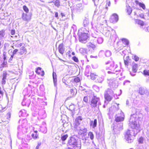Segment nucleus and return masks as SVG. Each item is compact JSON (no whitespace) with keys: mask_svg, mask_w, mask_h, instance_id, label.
I'll list each match as a JSON object with an SVG mask.
<instances>
[{"mask_svg":"<svg viewBox=\"0 0 149 149\" xmlns=\"http://www.w3.org/2000/svg\"><path fill=\"white\" fill-rule=\"evenodd\" d=\"M136 149H142L139 146L137 145L136 147Z\"/></svg>","mask_w":149,"mask_h":149,"instance_id":"nucleus-64","label":"nucleus"},{"mask_svg":"<svg viewBox=\"0 0 149 149\" xmlns=\"http://www.w3.org/2000/svg\"><path fill=\"white\" fill-rule=\"evenodd\" d=\"M108 83L110 87L113 88H116L118 87V85L116 84V81H115L114 79H111L108 80Z\"/></svg>","mask_w":149,"mask_h":149,"instance_id":"nucleus-9","label":"nucleus"},{"mask_svg":"<svg viewBox=\"0 0 149 149\" xmlns=\"http://www.w3.org/2000/svg\"><path fill=\"white\" fill-rule=\"evenodd\" d=\"M143 74L144 75L149 76V70H144Z\"/></svg>","mask_w":149,"mask_h":149,"instance_id":"nucleus-46","label":"nucleus"},{"mask_svg":"<svg viewBox=\"0 0 149 149\" xmlns=\"http://www.w3.org/2000/svg\"><path fill=\"white\" fill-rule=\"evenodd\" d=\"M15 33V31L14 30H12L11 31V34L12 35H13Z\"/></svg>","mask_w":149,"mask_h":149,"instance_id":"nucleus-61","label":"nucleus"},{"mask_svg":"<svg viewBox=\"0 0 149 149\" xmlns=\"http://www.w3.org/2000/svg\"><path fill=\"white\" fill-rule=\"evenodd\" d=\"M68 143L74 147L75 149H80L81 144L80 142H77L76 139L74 137H71L68 140Z\"/></svg>","mask_w":149,"mask_h":149,"instance_id":"nucleus-3","label":"nucleus"},{"mask_svg":"<svg viewBox=\"0 0 149 149\" xmlns=\"http://www.w3.org/2000/svg\"><path fill=\"white\" fill-rule=\"evenodd\" d=\"M99 0H92L95 6H97L98 5Z\"/></svg>","mask_w":149,"mask_h":149,"instance_id":"nucleus-49","label":"nucleus"},{"mask_svg":"<svg viewBox=\"0 0 149 149\" xmlns=\"http://www.w3.org/2000/svg\"><path fill=\"white\" fill-rule=\"evenodd\" d=\"M68 137V135L67 134L64 135L62 136L61 137V139L63 141L65 140Z\"/></svg>","mask_w":149,"mask_h":149,"instance_id":"nucleus-41","label":"nucleus"},{"mask_svg":"<svg viewBox=\"0 0 149 149\" xmlns=\"http://www.w3.org/2000/svg\"><path fill=\"white\" fill-rule=\"evenodd\" d=\"M105 64L107 65V67L108 68H109V69L112 70L114 69L115 67V63L114 61L112 62H110V61H108L105 63Z\"/></svg>","mask_w":149,"mask_h":149,"instance_id":"nucleus-11","label":"nucleus"},{"mask_svg":"<svg viewBox=\"0 0 149 149\" xmlns=\"http://www.w3.org/2000/svg\"><path fill=\"white\" fill-rule=\"evenodd\" d=\"M45 124V123H44L43 127H41L40 129V130L42 132L45 133H46L47 132V129Z\"/></svg>","mask_w":149,"mask_h":149,"instance_id":"nucleus-25","label":"nucleus"},{"mask_svg":"<svg viewBox=\"0 0 149 149\" xmlns=\"http://www.w3.org/2000/svg\"><path fill=\"white\" fill-rule=\"evenodd\" d=\"M72 59L75 62H78V58L75 56L73 57Z\"/></svg>","mask_w":149,"mask_h":149,"instance_id":"nucleus-51","label":"nucleus"},{"mask_svg":"<svg viewBox=\"0 0 149 149\" xmlns=\"http://www.w3.org/2000/svg\"><path fill=\"white\" fill-rule=\"evenodd\" d=\"M79 51L82 53H84L86 52V49H85L81 48L80 49Z\"/></svg>","mask_w":149,"mask_h":149,"instance_id":"nucleus-43","label":"nucleus"},{"mask_svg":"<svg viewBox=\"0 0 149 149\" xmlns=\"http://www.w3.org/2000/svg\"><path fill=\"white\" fill-rule=\"evenodd\" d=\"M58 50L59 52L62 55H63L64 53L65 48L63 46V43L60 44L58 47Z\"/></svg>","mask_w":149,"mask_h":149,"instance_id":"nucleus-14","label":"nucleus"},{"mask_svg":"<svg viewBox=\"0 0 149 149\" xmlns=\"http://www.w3.org/2000/svg\"><path fill=\"white\" fill-rule=\"evenodd\" d=\"M75 109V106L74 104H71L69 106V109L71 111H74Z\"/></svg>","mask_w":149,"mask_h":149,"instance_id":"nucleus-38","label":"nucleus"},{"mask_svg":"<svg viewBox=\"0 0 149 149\" xmlns=\"http://www.w3.org/2000/svg\"><path fill=\"white\" fill-rule=\"evenodd\" d=\"M26 52V49L25 48V47L23 46H22L20 49L19 50V53L20 54H22Z\"/></svg>","mask_w":149,"mask_h":149,"instance_id":"nucleus-21","label":"nucleus"},{"mask_svg":"<svg viewBox=\"0 0 149 149\" xmlns=\"http://www.w3.org/2000/svg\"><path fill=\"white\" fill-rule=\"evenodd\" d=\"M118 20V15L116 13L113 14L111 16L110 20L112 23H116Z\"/></svg>","mask_w":149,"mask_h":149,"instance_id":"nucleus-10","label":"nucleus"},{"mask_svg":"<svg viewBox=\"0 0 149 149\" xmlns=\"http://www.w3.org/2000/svg\"><path fill=\"white\" fill-rule=\"evenodd\" d=\"M19 125L18 127V130L19 131H22L23 132H25L27 129V123L26 120L23 119L19 120Z\"/></svg>","mask_w":149,"mask_h":149,"instance_id":"nucleus-4","label":"nucleus"},{"mask_svg":"<svg viewBox=\"0 0 149 149\" xmlns=\"http://www.w3.org/2000/svg\"><path fill=\"white\" fill-rule=\"evenodd\" d=\"M118 67V65H117L116 64L115 65V68L113 70V72L110 71H108L107 72L108 74H115L116 72H117L119 71V70L117 69Z\"/></svg>","mask_w":149,"mask_h":149,"instance_id":"nucleus-20","label":"nucleus"},{"mask_svg":"<svg viewBox=\"0 0 149 149\" xmlns=\"http://www.w3.org/2000/svg\"><path fill=\"white\" fill-rule=\"evenodd\" d=\"M3 109L2 106L0 104V112Z\"/></svg>","mask_w":149,"mask_h":149,"instance_id":"nucleus-62","label":"nucleus"},{"mask_svg":"<svg viewBox=\"0 0 149 149\" xmlns=\"http://www.w3.org/2000/svg\"><path fill=\"white\" fill-rule=\"evenodd\" d=\"M91 78L92 79L95 80L97 77V75L95 74L94 73H91L90 74Z\"/></svg>","mask_w":149,"mask_h":149,"instance_id":"nucleus-34","label":"nucleus"},{"mask_svg":"<svg viewBox=\"0 0 149 149\" xmlns=\"http://www.w3.org/2000/svg\"><path fill=\"white\" fill-rule=\"evenodd\" d=\"M97 81L99 83H101L104 80V76H102L101 77H97Z\"/></svg>","mask_w":149,"mask_h":149,"instance_id":"nucleus-30","label":"nucleus"},{"mask_svg":"<svg viewBox=\"0 0 149 149\" xmlns=\"http://www.w3.org/2000/svg\"><path fill=\"white\" fill-rule=\"evenodd\" d=\"M84 9V6L81 3H79L77 5V12L82 11Z\"/></svg>","mask_w":149,"mask_h":149,"instance_id":"nucleus-15","label":"nucleus"},{"mask_svg":"<svg viewBox=\"0 0 149 149\" xmlns=\"http://www.w3.org/2000/svg\"><path fill=\"white\" fill-rule=\"evenodd\" d=\"M88 136L91 140H93L94 138V135L92 132H89L88 134Z\"/></svg>","mask_w":149,"mask_h":149,"instance_id":"nucleus-32","label":"nucleus"},{"mask_svg":"<svg viewBox=\"0 0 149 149\" xmlns=\"http://www.w3.org/2000/svg\"><path fill=\"white\" fill-rule=\"evenodd\" d=\"M135 116L134 115H132L129 120L130 125L132 130H127L125 134V139L128 143H131L133 141L134 136H135L140 131L138 118Z\"/></svg>","mask_w":149,"mask_h":149,"instance_id":"nucleus-1","label":"nucleus"},{"mask_svg":"<svg viewBox=\"0 0 149 149\" xmlns=\"http://www.w3.org/2000/svg\"><path fill=\"white\" fill-rule=\"evenodd\" d=\"M113 94V92L109 88L107 91H105L104 94L105 99L107 101H110L112 100V97L109 94L112 95Z\"/></svg>","mask_w":149,"mask_h":149,"instance_id":"nucleus-6","label":"nucleus"},{"mask_svg":"<svg viewBox=\"0 0 149 149\" xmlns=\"http://www.w3.org/2000/svg\"><path fill=\"white\" fill-rule=\"evenodd\" d=\"M9 46V45L8 43H5L4 45V47L6 48V47H8Z\"/></svg>","mask_w":149,"mask_h":149,"instance_id":"nucleus-60","label":"nucleus"},{"mask_svg":"<svg viewBox=\"0 0 149 149\" xmlns=\"http://www.w3.org/2000/svg\"><path fill=\"white\" fill-rule=\"evenodd\" d=\"M6 79H2L1 80V83L2 84L4 85L6 84Z\"/></svg>","mask_w":149,"mask_h":149,"instance_id":"nucleus-57","label":"nucleus"},{"mask_svg":"<svg viewBox=\"0 0 149 149\" xmlns=\"http://www.w3.org/2000/svg\"><path fill=\"white\" fill-rule=\"evenodd\" d=\"M82 120V118L81 116H79L76 118L74 123V127L77 130H79V127L78 126L80 125Z\"/></svg>","mask_w":149,"mask_h":149,"instance_id":"nucleus-8","label":"nucleus"},{"mask_svg":"<svg viewBox=\"0 0 149 149\" xmlns=\"http://www.w3.org/2000/svg\"><path fill=\"white\" fill-rule=\"evenodd\" d=\"M98 103V105H100L101 104L99 102V98L96 96H94L92 98L91 105L92 107H96L97 106V103Z\"/></svg>","mask_w":149,"mask_h":149,"instance_id":"nucleus-7","label":"nucleus"},{"mask_svg":"<svg viewBox=\"0 0 149 149\" xmlns=\"http://www.w3.org/2000/svg\"><path fill=\"white\" fill-rule=\"evenodd\" d=\"M92 147H90L88 149H99L98 148L95 147L96 146L95 144L93 141H92Z\"/></svg>","mask_w":149,"mask_h":149,"instance_id":"nucleus-37","label":"nucleus"},{"mask_svg":"<svg viewBox=\"0 0 149 149\" xmlns=\"http://www.w3.org/2000/svg\"><path fill=\"white\" fill-rule=\"evenodd\" d=\"M22 18L24 21H29L31 19V16L26 13H23L22 15Z\"/></svg>","mask_w":149,"mask_h":149,"instance_id":"nucleus-13","label":"nucleus"},{"mask_svg":"<svg viewBox=\"0 0 149 149\" xmlns=\"http://www.w3.org/2000/svg\"><path fill=\"white\" fill-rule=\"evenodd\" d=\"M18 51V50L17 49H14L13 51L12 55H13V56H14V55Z\"/></svg>","mask_w":149,"mask_h":149,"instance_id":"nucleus-52","label":"nucleus"},{"mask_svg":"<svg viewBox=\"0 0 149 149\" xmlns=\"http://www.w3.org/2000/svg\"><path fill=\"white\" fill-rule=\"evenodd\" d=\"M76 91L75 88H72V89H71L70 90V93L71 94V96L72 97L74 95L75 92Z\"/></svg>","mask_w":149,"mask_h":149,"instance_id":"nucleus-33","label":"nucleus"},{"mask_svg":"<svg viewBox=\"0 0 149 149\" xmlns=\"http://www.w3.org/2000/svg\"><path fill=\"white\" fill-rule=\"evenodd\" d=\"M55 17H57V18H58V13L57 12H55Z\"/></svg>","mask_w":149,"mask_h":149,"instance_id":"nucleus-63","label":"nucleus"},{"mask_svg":"<svg viewBox=\"0 0 149 149\" xmlns=\"http://www.w3.org/2000/svg\"><path fill=\"white\" fill-rule=\"evenodd\" d=\"M104 53V52L103 50L100 51L99 54V56H102V54Z\"/></svg>","mask_w":149,"mask_h":149,"instance_id":"nucleus-56","label":"nucleus"},{"mask_svg":"<svg viewBox=\"0 0 149 149\" xmlns=\"http://www.w3.org/2000/svg\"><path fill=\"white\" fill-rule=\"evenodd\" d=\"M144 139L142 137H141L138 139V142L139 143L142 144L143 143Z\"/></svg>","mask_w":149,"mask_h":149,"instance_id":"nucleus-40","label":"nucleus"},{"mask_svg":"<svg viewBox=\"0 0 149 149\" xmlns=\"http://www.w3.org/2000/svg\"><path fill=\"white\" fill-rule=\"evenodd\" d=\"M32 137L34 139H36L38 136V135L36 134H33L31 135Z\"/></svg>","mask_w":149,"mask_h":149,"instance_id":"nucleus-48","label":"nucleus"},{"mask_svg":"<svg viewBox=\"0 0 149 149\" xmlns=\"http://www.w3.org/2000/svg\"><path fill=\"white\" fill-rule=\"evenodd\" d=\"M3 94V92L1 91V88L0 87V98L2 97Z\"/></svg>","mask_w":149,"mask_h":149,"instance_id":"nucleus-50","label":"nucleus"},{"mask_svg":"<svg viewBox=\"0 0 149 149\" xmlns=\"http://www.w3.org/2000/svg\"><path fill=\"white\" fill-rule=\"evenodd\" d=\"M83 100L84 102H87L88 101V97L87 96H85Z\"/></svg>","mask_w":149,"mask_h":149,"instance_id":"nucleus-54","label":"nucleus"},{"mask_svg":"<svg viewBox=\"0 0 149 149\" xmlns=\"http://www.w3.org/2000/svg\"><path fill=\"white\" fill-rule=\"evenodd\" d=\"M126 11L128 15H130L132 11V8L130 6H126Z\"/></svg>","mask_w":149,"mask_h":149,"instance_id":"nucleus-27","label":"nucleus"},{"mask_svg":"<svg viewBox=\"0 0 149 149\" xmlns=\"http://www.w3.org/2000/svg\"><path fill=\"white\" fill-rule=\"evenodd\" d=\"M4 35V32L2 31H0V39L3 37Z\"/></svg>","mask_w":149,"mask_h":149,"instance_id":"nucleus-45","label":"nucleus"},{"mask_svg":"<svg viewBox=\"0 0 149 149\" xmlns=\"http://www.w3.org/2000/svg\"><path fill=\"white\" fill-rule=\"evenodd\" d=\"M124 63L126 66H128L129 64V62L127 60H124Z\"/></svg>","mask_w":149,"mask_h":149,"instance_id":"nucleus-59","label":"nucleus"},{"mask_svg":"<svg viewBox=\"0 0 149 149\" xmlns=\"http://www.w3.org/2000/svg\"><path fill=\"white\" fill-rule=\"evenodd\" d=\"M136 3L137 4L138 3L139 4V6L142 8L144 10L146 9L145 6L144 4L143 3H139V2L138 1H136Z\"/></svg>","mask_w":149,"mask_h":149,"instance_id":"nucleus-31","label":"nucleus"},{"mask_svg":"<svg viewBox=\"0 0 149 149\" xmlns=\"http://www.w3.org/2000/svg\"><path fill=\"white\" fill-rule=\"evenodd\" d=\"M41 143L40 142H38V145L36 146V149H38L39 147L40 146Z\"/></svg>","mask_w":149,"mask_h":149,"instance_id":"nucleus-58","label":"nucleus"},{"mask_svg":"<svg viewBox=\"0 0 149 149\" xmlns=\"http://www.w3.org/2000/svg\"><path fill=\"white\" fill-rule=\"evenodd\" d=\"M135 22L136 23L142 26H143L144 25V24L143 21L139 19H136Z\"/></svg>","mask_w":149,"mask_h":149,"instance_id":"nucleus-28","label":"nucleus"},{"mask_svg":"<svg viewBox=\"0 0 149 149\" xmlns=\"http://www.w3.org/2000/svg\"><path fill=\"white\" fill-rule=\"evenodd\" d=\"M88 46L89 47L93 49L95 47V45H94L91 43H89L88 45Z\"/></svg>","mask_w":149,"mask_h":149,"instance_id":"nucleus-44","label":"nucleus"},{"mask_svg":"<svg viewBox=\"0 0 149 149\" xmlns=\"http://www.w3.org/2000/svg\"><path fill=\"white\" fill-rule=\"evenodd\" d=\"M145 93V91L144 89L142 87L139 88V93L141 95H144Z\"/></svg>","mask_w":149,"mask_h":149,"instance_id":"nucleus-29","label":"nucleus"},{"mask_svg":"<svg viewBox=\"0 0 149 149\" xmlns=\"http://www.w3.org/2000/svg\"><path fill=\"white\" fill-rule=\"evenodd\" d=\"M23 9L24 10L26 13H28L29 11V10L28 8L26 6H23Z\"/></svg>","mask_w":149,"mask_h":149,"instance_id":"nucleus-42","label":"nucleus"},{"mask_svg":"<svg viewBox=\"0 0 149 149\" xmlns=\"http://www.w3.org/2000/svg\"><path fill=\"white\" fill-rule=\"evenodd\" d=\"M90 125L93 128H94L96 127L97 124V120L96 119H95L94 121H91L90 122Z\"/></svg>","mask_w":149,"mask_h":149,"instance_id":"nucleus-18","label":"nucleus"},{"mask_svg":"<svg viewBox=\"0 0 149 149\" xmlns=\"http://www.w3.org/2000/svg\"><path fill=\"white\" fill-rule=\"evenodd\" d=\"M19 115L20 117L22 116L25 117L27 116L28 114L26 113V111L25 110L22 109L19 111Z\"/></svg>","mask_w":149,"mask_h":149,"instance_id":"nucleus-16","label":"nucleus"},{"mask_svg":"<svg viewBox=\"0 0 149 149\" xmlns=\"http://www.w3.org/2000/svg\"><path fill=\"white\" fill-rule=\"evenodd\" d=\"M136 61H138L139 59V58L136 55H134L133 58Z\"/></svg>","mask_w":149,"mask_h":149,"instance_id":"nucleus-55","label":"nucleus"},{"mask_svg":"<svg viewBox=\"0 0 149 149\" xmlns=\"http://www.w3.org/2000/svg\"><path fill=\"white\" fill-rule=\"evenodd\" d=\"M105 55L107 57H109L111 54V52L109 50H106L105 52Z\"/></svg>","mask_w":149,"mask_h":149,"instance_id":"nucleus-35","label":"nucleus"},{"mask_svg":"<svg viewBox=\"0 0 149 149\" xmlns=\"http://www.w3.org/2000/svg\"><path fill=\"white\" fill-rule=\"evenodd\" d=\"M116 106L113 105L109 109V113L111 114L116 113H117V114H119V113H120L122 115H123V113L122 112L121 110L119 108V104H116Z\"/></svg>","mask_w":149,"mask_h":149,"instance_id":"nucleus-5","label":"nucleus"},{"mask_svg":"<svg viewBox=\"0 0 149 149\" xmlns=\"http://www.w3.org/2000/svg\"><path fill=\"white\" fill-rule=\"evenodd\" d=\"M79 133L80 135L84 134L87 132V129L85 127H80L79 128Z\"/></svg>","mask_w":149,"mask_h":149,"instance_id":"nucleus-17","label":"nucleus"},{"mask_svg":"<svg viewBox=\"0 0 149 149\" xmlns=\"http://www.w3.org/2000/svg\"><path fill=\"white\" fill-rule=\"evenodd\" d=\"M7 74L6 72H4L2 75V79H6L7 75Z\"/></svg>","mask_w":149,"mask_h":149,"instance_id":"nucleus-47","label":"nucleus"},{"mask_svg":"<svg viewBox=\"0 0 149 149\" xmlns=\"http://www.w3.org/2000/svg\"><path fill=\"white\" fill-rule=\"evenodd\" d=\"M89 71L88 70V69L87 68L86 70V74L87 75V76H89Z\"/></svg>","mask_w":149,"mask_h":149,"instance_id":"nucleus-53","label":"nucleus"},{"mask_svg":"<svg viewBox=\"0 0 149 149\" xmlns=\"http://www.w3.org/2000/svg\"><path fill=\"white\" fill-rule=\"evenodd\" d=\"M97 40L99 44H101L103 42V40L102 38L100 37L98 38Z\"/></svg>","mask_w":149,"mask_h":149,"instance_id":"nucleus-39","label":"nucleus"},{"mask_svg":"<svg viewBox=\"0 0 149 149\" xmlns=\"http://www.w3.org/2000/svg\"><path fill=\"white\" fill-rule=\"evenodd\" d=\"M137 65L135 63L133 65L132 67V70L133 72L134 73H136L137 71Z\"/></svg>","mask_w":149,"mask_h":149,"instance_id":"nucleus-24","label":"nucleus"},{"mask_svg":"<svg viewBox=\"0 0 149 149\" xmlns=\"http://www.w3.org/2000/svg\"><path fill=\"white\" fill-rule=\"evenodd\" d=\"M54 5L57 7H59L60 6V2L59 0H56L54 2Z\"/></svg>","mask_w":149,"mask_h":149,"instance_id":"nucleus-36","label":"nucleus"},{"mask_svg":"<svg viewBox=\"0 0 149 149\" xmlns=\"http://www.w3.org/2000/svg\"><path fill=\"white\" fill-rule=\"evenodd\" d=\"M122 41L124 45H123V46L125 47L126 45H128L129 42L128 40L125 38H123L122 39Z\"/></svg>","mask_w":149,"mask_h":149,"instance_id":"nucleus-26","label":"nucleus"},{"mask_svg":"<svg viewBox=\"0 0 149 149\" xmlns=\"http://www.w3.org/2000/svg\"><path fill=\"white\" fill-rule=\"evenodd\" d=\"M83 24L84 26L87 28L89 24V21L88 19H84V21Z\"/></svg>","mask_w":149,"mask_h":149,"instance_id":"nucleus-23","label":"nucleus"},{"mask_svg":"<svg viewBox=\"0 0 149 149\" xmlns=\"http://www.w3.org/2000/svg\"><path fill=\"white\" fill-rule=\"evenodd\" d=\"M53 81L54 84V85L55 86H56L57 85L56 84V73L55 72H53Z\"/></svg>","mask_w":149,"mask_h":149,"instance_id":"nucleus-22","label":"nucleus"},{"mask_svg":"<svg viewBox=\"0 0 149 149\" xmlns=\"http://www.w3.org/2000/svg\"><path fill=\"white\" fill-rule=\"evenodd\" d=\"M88 31L87 29L84 28H82L79 30L78 34L79 37V40L80 42L82 43L86 42L88 37Z\"/></svg>","mask_w":149,"mask_h":149,"instance_id":"nucleus-2","label":"nucleus"},{"mask_svg":"<svg viewBox=\"0 0 149 149\" xmlns=\"http://www.w3.org/2000/svg\"><path fill=\"white\" fill-rule=\"evenodd\" d=\"M13 44L14 46L17 47H21L22 45V44L20 42V40H18L15 41Z\"/></svg>","mask_w":149,"mask_h":149,"instance_id":"nucleus-19","label":"nucleus"},{"mask_svg":"<svg viewBox=\"0 0 149 149\" xmlns=\"http://www.w3.org/2000/svg\"><path fill=\"white\" fill-rule=\"evenodd\" d=\"M120 116H118V114H116V119L115 120L116 122H119L123 121L124 120V115L123 114V115H121L120 113Z\"/></svg>","mask_w":149,"mask_h":149,"instance_id":"nucleus-12","label":"nucleus"}]
</instances>
